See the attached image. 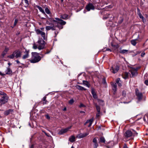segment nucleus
<instances>
[{"mask_svg": "<svg viewBox=\"0 0 148 148\" xmlns=\"http://www.w3.org/2000/svg\"><path fill=\"white\" fill-rule=\"evenodd\" d=\"M143 120H144L145 121H146V119H145V118L144 117V118H143Z\"/></svg>", "mask_w": 148, "mask_h": 148, "instance_id": "61", "label": "nucleus"}, {"mask_svg": "<svg viewBox=\"0 0 148 148\" xmlns=\"http://www.w3.org/2000/svg\"><path fill=\"white\" fill-rule=\"evenodd\" d=\"M25 1V2L27 4H28V1L27 0H24Z\"/></svg>", "mask_w": 148, "mask_h": 148, "instance_id": "53", "label": "nucleus"}, {"mask_svg": "<svg viewBox=\"0 0 148 148\" xmlns=\"http://www.w3.org/2000/svg\"><path fill=\"white\" fill-rule=\"evenodd\" d=\"M18 22V20L17 19H16L15 20V21L14 23V26H15L16 25Z\"/></svg>", "mask_w": 148, "mask_h": 148, "instance_id": "40", "label": "nucleus"}, {"mask_svg": "<svg viewBox=\"0 0 148 148\" xmlns=\"http://www.w3.org/2000/svg\"><path fill=\"white\" fill-rule=\"evenodd\" d=\"M41 60V57L36 52L32 53V57L31 59L29 60L32 63H35Z\"/></svg>", "mask_w": 148, "mask_h": 148, "instance_id": "2", "label": "nucleus"}, {"mask_svg": "<svg viewBox=\"0 0 148 148\" xmlns=\"http://www.w3.org/2000/svg\"><path fill=\"white\" fill-rule=\"evenodd\" d=\"M119 66L118 65H116L115 67L112 66L110 70L112 73H116L119 70Z\"/></svg>", "mask_w": 148, "mask_h": 148, "instance_id": "5", "label": "nucleus"}, {"mask_svg": "<svg viewBox=\"0 0 148 148\" xmlns=\"http://www.w3.org/2000/svg\"><path fill=\"white\" fill-rule=\"evenodd\" d=\"M56 19L58 21H56L51 18H49L47 20V25H48L47 26V30H55L54 23L55 24L60 25H64L66 23V22L58 18H56Z\"/></svg>", "mask_w": 148, "mask_h": 148, "instance_id": "1", "label": "nucleus"}, {"mask_svg": "<svg viewBox=\"0 0 148 148\" xmlns=\"http://www.w3.org/2000/svg\"><path fill=\"white\" fill-rule=\"evenodd\" d=\"M71 148H74L72 146V147H71Z\"/></svg>", "mask_w": 148, "mask_h": 148, "instance_id": "64", "label": "nucleus"}, {"mask_svg": "<svg viewBox=\"0 0 148 148\" xmlns=\"http://www.w3.org/2000/svg\"><path fill=\"white\" fill-rule=\"evenodd\" d=\"M7 99H5L4 98H2L1 99H0V105H2L4 104L7 102Z\"/></svg>", "mask_w": 148, "mask_h": 148, "instance_id": "17", "label": "nucleus"}, {"mask_svg": "<svg viewBox=\"0 0 148 148\" xmlns=\"http://www.w3.org/2000/svg\"><path fill=\"white\" fill-rule=\"evenodd\" d=\"M142 21H143V22L144 23H145L146 21V19L144 18V17H143V18H142Z\"/></svg>", "mask_w": 148, "mask_h": 148, "instance_id": "47", "label": "nucleus"}, {"mask_svg": "<svg viewBox=\"0 0 148 148\" xmlns=\"http://www.w3.org/2000/svg\"><path fill=\"white\" fill-rule=\"evenodd\" d=\"M144 78L145 79H148V75H145L144 76Z\"/></svg>", "mask_w": 148, "mask_h": 148, "instance_id": "46", "label": "nucleus"}, {"mask_svg": "<svg viewBox=\"0 0 148 148\" xmlns=\"http://www.w3.org/2000/svg\"><path fill=\"white\" fill-rule=\"evenodd\" d=\"M86 9L88 11L91 10H94L95 9V6L92 3H89L86 7Z\"/></svg>", "mask_w": 148, "mask_h": 148, "instance_id": "6", "label": "nucleus"}, {"mask_svg": "<svg viewBox=\"0 0 148 148\" xmlns=\"http://www.w3.org/2000/svg\"><path fill=\"white\" fill-rule=\"evenodd\" d=\"M64 1V0H61V1L62 2Z\"/></svg>", "mask_w": 148, "mask_h": 148, "instance_id": "62", "label": "nucleus"}, {"mask_svg": "<svg viewBox=\"0 0 148 148\" xmlns=\"http://www.w3.org/2000/svg\"><path fill=\"white\" fill-rule=\"evenodd\" d=\"M9 49L8 47H6L5 49L4 50V52L7 53V52L9 51Z\"/></svg>", "mask_w": 148, "mask_h": 148, "instance_id": "41", "label": "nucleus"}, {"mask_svg": "<svg viewBox=\"0 0 148 148\" xmlns=\"http://www.w3.org/2000/svg\"><path fill=\"white\" fill-rule=\"evenodd\" d=\"M77 137L79 138H83L84 137V136L83 135V134H81L78 135Z\"/></svg>", "mask_w": 148, "mask_h": 148, "instance_id": "32", "label": "nucleus"}, {"mask_svg": "<svg viewBox=\"0 0 148 148\" xmlns=\"http://www.w3.org/2000/svg\"><path fill=\"white\" fill-rule=\"evenodd\" d=\"M29 51L25 49V51L24 52L25 54L22 57V58L24 59L27 58L29 56Z\"/></svg>", "mask_w": 148, "mask_h": 148, "instance_id": "12", "label": "nucleus"}, {"mask_svg": "<svg viewBox=\"0 0 148 148\" xmlns=\"http://www.w3.org/2000/svg\"><path fill=\"white\" fill-rule=\"evenodd\" d=\"M45 11L46 12V8H45Z\"/></svg>", "mask_w": 148, "mask_h": 148, "instance_id": "63", "label": "nucleus"}, {"mask_svg": "<svg viewBox=\"0 0 148 148\" xmlns=\"http://www.w3.org/2000/svg\"><path fill=\"white\" fill-rule=\"evenodd\" d=\"M68 17V15L66 14H64L61 15V18L63 19H67Z\"/></svg>", "mask_w": 148, "mask_h": 148, "instance_id": "27", "label": "nucleus"}, {"mask_svg": "<svg viewBox=\"0 0 148 148\" xmlns=\"http://www.w3.org/2000/svg\"><path fill=\"white\" fill-rule=\"evenodd\" d=\"M116 83L118 84L119 86H122V82L121 80H120V78H118L116 80Z\"/></svg>", "mask_w": 148, "mask_h": 148, "instance_id": "13", "label": "nucleus"}, {"mask_svg": "<svg viewBox=\"0 0 148 148\" xmlns=\"http://www.w3.org/2000/svg\"><path fill=\"white\" fill-rule=\"evenodd\" d=\"M93 145L94 148H97L98 146L97 141L96 138H94L93 140Z\"/></svg>", "mask_w": 148, "mask_h": 148, "instance_id": "10", "label": "nucleus"}, {"mask_svg": "<svg viewBox=\"0 0 148 148\" xmlns=\"http://www.w3.org/2000/svg\"><path fill=\"white\" fill-rule=\"evenodd\" d=\"M6 53H7L5 52H4V51H3L2 53L1 54L2 56L3 57L6 54Z\"/></svg>", "mask_w": 148, "mask_h": 148, "instance_id": "44", "label": "nucleus"}, {"mask_svg": "<svg viewBox=\"0 0 148 148\" xmlns=\"http://www.w3.org/2000/svg\"><path fill=\"white\" fill-rule=\"evenodd\" d=\"M131 74H136L137 73V69L136 68H132L131 70Z\"/></svg>", "mask_w": 148, "mask_h": 148, "instance_id": "19", "label": "nucleus"}, {"mask_svg": "<svg viewBox=\"0 0 148 148\" xmlns=\"http://www.w3.org/2000/svg\"><path fill=\"white\" fill-rule=\"evenodd\" d=\"M66 107L64 108L63 110L64 111H66Z\"/></svg>", "mask_w": 148, "mask_h": 148, "instance_id": "58", "label": "nucleus"}, {"mask_svg": "<svg viewBox=\"0 0 148 148\" xmlns=\"http://www.w3.org/2000/svg\"><path fill=\"white\" fill-rule=\"evenodd\" d=\"M71 127H70L67 128H65V129L62 130L60 132L61 133H60V134H62L63 133H66L68 131V130L69 129H70L71 128Z\"/></svg>", "mask_w": 148, "mask_h": 148, "instance_id": "16", "label": "nucleus"}, {"mask_svg": "<svg viewBox=\"0 0 148 148\" xmlns=\"http://www.w3.org/2000/svg\"><path fill=\"white\" fill-rule=\"evenodd\" d=\"M123 148H128L127 147V146L126 145H124V146L123 147Z\"/></svg>", "mask_w": 148, "mask_h": 148, "instance_id": "56", "label": "nucleus"}, {"mask_svg": "<svg viewBox=\"0 0 148 148\" xmlns=\"http://www.w3.org/2000/svg\"><path fill=\"white\" fill-rule=\"evenodd\" d=\"M122 76L125 79H128L129 77V75H122Z\"/></svg>", "mask_w": 148, "mask_h": 148, "instance_id": "30", "label": "nucleus"}, {"mask_svg": "<svg viewBox=\"0 0 148 148\" xmlns=\"http://www.w3.org/2000/svg\"><path fill=\"white\" fill-rule=\"evenodd\" d=\"M111 85H112V88L113 90L115 92L117 90V85L116 83H114L112 82L111 83Z\"/></svg>", "mask_w": 148, "mask_h": 148, "instance_id": "11", "label": "nucleus"}, {"mask_svg": "<svg viewBox=\"0 0 148 148\" xmlns=\"http://www.w3.org/2000/svg\"><path fill=\"white\" fill-rule=\"evenodd\" d=\"M46 99V97L45 96L42 99V101H45V102H43V103L44 104V103L45 104L46 103V101H45Z\"/></svg>", "mask_w": 148, "mask_h": 148, "instance_id": "43", "label": "nucleus"}, {"mask_svg": "<svg viewBox=\"0 0 148 148\" xmlns=\"http://www.w3.org/2000/svg\"><path fill=\"white\" fill-rule=\"evenodd\" d=\"M50 119V117L48 115H47V119Z\"/></svg>", "mask_w": 148, "mask_h": 148, "instance_id": "54", "label": "nucleus"}, {"mask_svg": "<svg viewBox=\"0 0 148 148\" xmlns=\"http://www.w3.org/2000/svg\"><path fill=\"white\" fill-rule=\"evenodd\" d=\"M137 40V39L135 40H132L131 41V44L134 46H135L137 43L136 41Z\"/></svg>", "mask_w": 148, "mask_h": 148, "instance_id": "24", "label": "nucleus"}, {"mask_svg": "<svg viewBox=\"0 0 148 148\" xmlns=\"http://www.w3.org/2000/svg\"><path fill=\"white\" fill-rule=\"evenodd\" d=\"M80 113H84V111H80Z\"/></svg>", "mask_w": 148, "mask_h": 148, "instance_id": "59", "label": "nucleus"}, {"mask_svg": "<svg viewBox=\"0 0 148 148\" xmlns=\"http://www.w3.org/2000/svg\"><path fill=\"white\" fill-rule=\"evenodd\" d=\"M50 51H47V53H49L50 52Z\"/></svg>", "mask_w": 148, "mask_h": 148, "instance_id": "60", "label": "nucleus"}, {"mask_svg": "<svg viewBox=\"0 0 148 148\" xmlns=\"http://www.w3.org/2000/svg\"><path fill=\"white\" fill-rule=\"evenodd\" d=\"M14 56L16 58L21 57V51L19 50H16L14 52Z\"/></svg>", "mask_w": 148, "mask_h": 148, "instance_id": "7", "label": "nucleus"}, {"mask_svg": "<svg viewBox=\"0 0 148 148\" xmlns=\"http://www.w3.org/2000/svg\"><path fill=\"white\" fill-rule=\"evenodd\" d=\"M47 131H47V137L48 136V137H49V139L50 140H52V137H51L50 134H52L51 132L49 131V130H48Z\"/></svg>", "mask_w": 148, "mask_h": 148, "instance_id": "20", "label": "nucleus"}, {"mask_svg": "<svg viewBox=\"0 0 148 148\" xmlns=\"http://www.w3.org/2000/svg\"><path fill=\"white\" fill-rule=\"evenodd\" d=\"M100 141L101 143H104L105 142V140L104 137H101L100 138Z\"/></svg>", "mask_w": 148, "mask_h": 148, "instance_id": "31", "label": "nucleus"}, {"mask_svg": "<svg viewBox=\"0 0 148 148\" xmlns=\"http://www.w3.org/2000/svg\"><path fill=\"white\" fill-rule=\"evenodd\" d=\"M122 94H123V95L124 96H125V91H123L122 92Z\"/></svg>", "mask_w": 148, "mask_h": 148, "instance_id": "52", "label": "nucleus"}, {"mask_svg": "<svg viewBox=\"0 0 148 148\" xmlns=\"http://www.w3.org/2000/svg\"><path fill=\"white\" fill-rule=\"evenodd\" d=\"M16 62L18 64L20 63V62L18 60H17L16 61Z\"/></svg>", "mask_w": 148, "mask_h": 148, "instance_id": "57", "label": "nucleus"}, {"mask_svg": "<svg viewBox=\"0 0 148 148\" xmlns=\"http://www.w3.org/2000/svg\"><path fill=\"white\" fill-rule=\"evenodd\" d=\"M111 46H112L115 49H118L119 47V46L118 44H117L116 45H114L113 42H111Z\"/></svg>", "mask_w": 148, "mask_h": 148, "instance_id": "22", "label": "nucleus"}, {"mask_svg": "<svg viewBox=\"0 0 148 148\" xmlns=\"http://www.w3.org/2000/svg\"><path fill=\"white\" fill-rule=\"evenodd\" d=\"M74 102V101L73 99H71L69 101V103L70 104H72Z\"/></svg>", "mask_w": 148, "mask_h": 148, "instance_id": "38", "label": "nucleus"}, {"mask_svg": "<svg viewBox=\"0 0 148 148\" xmlns=\"http://www.w3.org/2000/svg\"><path fill=\"white\" fill-rule=\"evenodd\" d=\"M63 25H60L58 24H57L56 27H58L60 29H62L63 28Z\"/></svg>", "mask_w": 148, "mask_h": 148, "instance_id": "37", "label": "nucleus"}, {"mask_svg": "<svg viewBox=\"0 0 148 148\" xmlns=\"http://www.w3.org/2000/svg\"><path fill=\"white\" fill-rule=\"evenodd\" d=\"M136 95L137 96V98L138 100L140 101L142 98L143 94L141 92H139V90L138 89H136Z\"/></svg>", "mask_w": 148, "mask_h": 148, "instance_id": "4", "label": "nucleus"}, {"mask_svg": "<svg viewBox=\"0 0 148 148\" xmlns=\"http://www.w3.org/2000/svg\"><path fill=\"white\" fill-rule=\"evenodd\" d=\"M82 82L83 84L86 86L88 87L89 88L90 87V85L88 81L83 80Z\"/></svg>", "mask_w": 148, "mask_h": 148, "instance_id": "23", "label": "nucleus"}, {"mask_svg": "<svg viewBox=\"0 0 148 148\" xmlns=\"http://www.w3.org/2000/svg\"><path fill=\"white\" fill-rule=\"evenodd\" d=\"M77 88L78 89L80 90H86V89L84 88V87H83L82 86H80L79 85H77Z\"/></svg>", "mask_w": 148, "mask_h": 148, "instance_id": "25", "label": "nucleus"}, {"mask_svg": "<svg viewBox=\"0 0 148 148\" xmlns=\"http://www.w3.org/2000/svg\"><path fill=\"white\" fill-rule=\"evenodd\" d=\"M37 7L38 8V9L40 10V11L42 13L45 14V12L44 10L42 9V8L40 7L39 6H37Z\"/></svg>", "mask_w": 148, "mask_h": 148, "instance_id": "29", "label": "nucleus"}, {"mask_svg": "<svg viewBox=\"0 0 148 148\" xmlns=\"http://www.w3.org/2000/svg\"><path fill=\"white\" fill-rule=\"evenodd\" d=\"M145 54V53H142L141 54V56L142 57H143L144 56Z\"/></svg>", "mask_w": 148, "mask_h": 148, "instance_id": "51", "label": "nucleus"}, {"mask_svg": "<svg viewBox=\"0 0 148 148\" xmlns=\"http://www.w3.org/2000/svg\"><path fill=\"white\" fill-rule=\"evenodd\" d=\"M100 112H98V113L96 114V117L97 118L99 117L100 116Z\"/></svg>", "mask_w": 148, "mask_h": 148, "instance_id": "45", "label": "nucleus"}, {"mask_svg": "<svg viewBox=\"0 0 148 148\" xmlns=\"http://www.w3.org/2000/svg\"><path fill=\"white\" fill-rule=\"evenodd\" d=\"M124 135L125 137L128 138L132 136L133 135V134L131 131L128 130L125 132Z\"/></svg>", "mask_w": 148, "mask_h": 148, "instance_id": "8", "label": "nucleus"}, {"mask_svg": "<svg viewBox=\"0 0 148 148\" xmlns=\"http://www.w3.org/2000/svg\"><path fill=\"white\" fill-rule=\"evenodd\" d=\"M14 57H15L14 55V54L13 52V53L12 55H9V56H8V58H11V59H13Z\"/></svg>", "mask_w": 148, "mask_h": 148, "instance_id": "33", "label": "nucleus"}, {"mask_svg": "<svg viewBox=\"0 0 148 148\" xmlns=\"http://www.w3.org/2000/svg\"><path fill=\"white\" fill-rule=\"evenodd\" d=\"M102 83L103 84H105V85H107V83L106 80V78L105 77H103V78Z\"/></svg>", "mask_w": 148, "mask_h": 148, "instance_id": "34", "label": "nucleus"}, {"mask_svg": "<svg viewBox=\"0 0 148 148\" xmlns=\"http://www.w3.org/2000/svg\"><path fill=\"white\" fill-rule=\"evenodd\" d=\"M93 121V119L92 118L90 120H88L86 121V122L84 124H85V125L87 123H89V125H88V127H90Z\"/></svg>", "mask_w": 148, "mask_h": 148, "instance_id": "15", "label": "nucleus"}, {"mask_svg": "<svg viewBox=\"0 0 148 148\" xmlns=\"http://www.w3.org/2000/svg\"><path fill=\"white\" fill-rule=\"evenodd\" d=\"M137 14L140 18H143V16L141 13L140 10L138 8H137Z\"/></svg>", "mask_w": 148, "mask_h": 148, "instance_id": "21", "label": "nucleus"}, {"mask_svg": "<svg viewBox=\"0 0 148 148\" xmlns=\"http://www.w3.org/2000/svg\"><path fill=\"white\" fill-rule=\"evenodd\" d=\"M96 108L97 110V112H100V107L99 106H98L97 105H96Z\"/></svg>", "mask_w": 148, "mask_h": 148, "instance_id": "39", "label": "nucleus"}, {"mask_svg": "<svg viewBox=\"0 0 148 148\" xmlns=\"http://www.w3.org/2000/svg\"><path fill=\"white\" fill-rule=\"evenodd\" d=\"M47 14H49L50 17H51V12L50 11V10H49L47 8Z\"/></svg>", "mask_w": 148, "mask_h": 148, "instance_id": "35", "label": "nucleus"}, {"mask_svg": "<svg viewBox=\"0 0 148 148\" xmlns=\"http://www.w3.org/2000/svg\"><path fill=\"white\" fill-rule=\"evenodd\" d=\"M145 83L146 85H148V80H147L145 81Z\"/></svg>", "mask_w": 148, "mask_h": 148, "instance_id": "49", "label": "nucleus"}, {"mask_svg": "<svg viewBox=\"0 0 148 148\" xmlns=\"http://www.w3.org/2000/svg\"><path fill=\"white\" fill-rule=\"evenodd\" d=\"M38 44H34L33 45V48L34 49H36L38 48Z\"/></svg>", "mask_w": 148, "mask_h": 148, "instance_id": "36", "label": "nucleus"}, {"mask_svg": "<svg viewBox=\"0 0 148 148\" xmlns=\"http://www.w3.org/2000/svg\"><path fill=\"white\" fill-rule=\"evenodd\" d=\"M91 93L92 94L93 97L95 99H96L97 98V97L94 90V89L93 88L92 89Z\"/></svg>", "mask_w": 148, "mask_h": 148, "instance_id": "18", "label": "nucleus"}, {"mask_svg": "<svg viewBox=\"0 0 148 148\" xmlns=\"http://www.w3.org/2000/svg\"><path fill=\"white\" fill-rule=\"evenodd\" d=\"M106 51H110V52L112 51V50L110 49L109 48L106 49Z\"/></svg>", "mask_w": 148, "mask_h": 148, "instance_id": "50", "label": "nucleus"}, {"mask_svg": "<svg viewBox=\"0 0 148 148\" xmlns=\"http://www.w3.org/2000/svg\"><path fill=\"white\" fill-rule=\"evenodd\" d=\"M84 105L82 103H81L79 106L80 107H84Z\"/></svg>", "mask_w": 148, "mask_h": 148, "instance_id": "48", "label": "nucleus"}, {"mask_svg": "<svg viewBox=\"0 0 148 148\" xmlns=\"http://www.w3.org/2000/svg\"><path fill=\"white\" fill-rule=\"evenodd\" d=\"M36 32L38 34H40L41 36L43 38V39H45V33L42 32L39 29H37L36 30Z\"/></svg>", "mask_w": 148, "mask_h": 148, "instance_id": "9", "label": "nucleus"}, {"mask_svg": "<svg viewBox=\"0 0 148 148\" xmlns=\"http://www.w3.org/2000/svg\"><path fill=\"white\" fill-rule=\"evenodd\" d=\"M129 52V51L128 50L122 49L121 50L119 51V52L123 54H126L128 53Z\"/></svg>", "mask_w": 148, "mask_h": 148, "instance_id": "14", "label": "nucleus"}, {"mask_svg": "<svg viewBox=\"0 0 148 148\" xmlns=\"http://www.w3.org/2000/svg\"><path fill=\"white\" fill-rule=\"evenodd\" d=\"M135 75H131L130 76V77H134L135 76Z\"/></svg>", "mask_w": 148, "mask_h": 148, "instance_id": "55", "label": "nucleus"}, {"mask_svg": "<svg viewBox=\"0 0 148 148\" xmlns=\"http://www.w3.org/2000/svg\"><path fill=\"white\" fill-rule=\"evenodd\" d=\"M84 136V137H86L89 134V133L88 132L82 134Z\"/></svg>", "mask_w": 148, "mask_h": 148, "instance_id": "42", "label": "nucleus"}, {"mask_svg": "<svg viewBox=\"0 0 148 148\" xmlns=\"http://www.w3.org/2000/svg\"><path fill=\"white\" fill-rule=\"evenodd\" d=\"M75 139V137L74 136H72L69 138V140L71 142H74Z\"/></svg>", "mask_w": 148, "mask_h": 148, "instance_id": "26", "label": "nucleus"}, {"mask_svg": "<svg viewBox=\"0 0 148 148\" xmlns=\"http://www.w3.org/2000/svg\"><path fill=\"white\" fill-rule=\"evenodd\" d=\"M38 48L40 50L44 48L45 44V42L42 39H40L38 41Z\"/></svg>", "mask_w": 148, "mask_h": 148, "instance_id": "3", "label": "nucleus"}, {"mask_svg": "<svg viewBox=\"0 0 148 148\" xmlns=\"http://www.w3.org/2000/svg\"><path fill=\"white\" fill-rule=\"evenodd\" d=\"M12 73V70L10 68H8L7 69L6 74H11Z\"/></svg>", "mask_w": 148, "mask_h": 148, "instance_id": "28", "label": "nucleus"}]
</instances>
